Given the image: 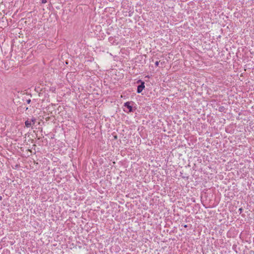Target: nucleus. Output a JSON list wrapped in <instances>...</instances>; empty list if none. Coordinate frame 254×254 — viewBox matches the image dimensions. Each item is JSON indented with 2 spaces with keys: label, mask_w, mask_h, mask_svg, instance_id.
<instances>
[{
  "label": "nucleus",
  "mask_w": 254,
  "mask_h": 254,
  "mask_svg": "<svg viewBox=\"0 0 254 254\" xmlns=\"http://www.w3.org/2000/svg\"><path fill=\"white\" fill-rule=\"evenodd\" d=\"M47 0H41V3H46L47 2Z\"/></svg>",
  "instance_id": "obj_6"
},
{
  "label": "nucleus",
  "mask_w": 254,
  "mask_h": 254,
  "mask_svg": "<svg viewBox=\"0 0 254 254\" xmlns=\"http://www.w3.org/2000/svg\"><path fill=\"white\" fill-rule=\"evenodd\" d=\"M133 104V102H127L124 103V106L126 107L128 110V111H126L124 110V111L126 112H132L133 111L132 105Z\"/></svg>",
  "instance_id": "obj_1"
},
{
  "label": "nucleus",
  "mask_w": 254,
  "mask_h": 254,
  "mask_svg": "<svg viewBox=\"0 0 254 254\" xmlns=\"http://www.w3.org/2000/svg\"><path fill=\"white\" fill-rule=\"evenodd\" d=\"M32 123L30 121L27 120L25 122V125L27 127H29L31 126Z\"/></svg>",
  "instance_id": "obj_3"
},
{
  "label": "nucleus",
  "mask_w": 254,
  "mask_h": 254,
  "mask_svg": "<svg viewBox=\"0 0 254 254\" xmlns=\"http://www.w3.org/2000/svg\"><path fill=\"white\" fill-rule=\"evenodd\" d=\"M28 109V107H26V109H25L26 110H27Z\"/></svg>",
  "instance_id": "obj_9"
},
{
  "label": "nucleus",
  "mask_w": 254,
  "mask_h": 254,
  "mask_svg": "<svg viewBox=\"0 0 254 254\" xmlns=\"http://www.w3.org/2000/svg\"><path fill=\"white\" fill-rule=\"evenodd\" d=\"M2 196H0V200H1L2 199Z\"/></svg>",
  "instance_id": "obj_8"
},
{
  "label": "nucleus",
  "mask_w": 254,
  "mask_h": 254,
  "mask_svg": "<svg viewBox=\"0 0 254 254\" xmlns=\"http://www.w3.org/2000/svg\"><path fill=\"white\" fill-rule=\"evenodd\" d=\"M160 64L162 66L163 65V63H160V61H156L155 63V64L156 66H160Z\"/></svg>",
  "instance_id": "obj_4"
},
{
  "label": "nucleus",
  "mask_w": 254,
  "mask_h": 254,
  "mask_svg": "<svg viewBox=\"0 0 254 254\" xmlns=\"http://www.w3.org/2000/svg\"><path fill=\"white\" fill-rule=\"evenodd\" d=\"M114 138H117V136H114Z\"/></svg>",
  "instance_id": "obj_10"
},
{
  "label": "nucleus",
  "mask_w": 254,
  "mask_h": 254,
  "mask_svg": "<svg viewBox=\"0 0 254 254\" xmlns=\"http://www.w3.org/2000/svg\"><path fill=\"white\" fill-rule=\"evenodd\" d=\"M36 119L34 118H33L31 119V121H30V122H31V123H32L33 125H34L36 123Z\"/></svg>",
  "instance_id": "obj_5"
},
{
  "label": "nucleus",
  "mask_w": 254,
  "mask_h": 254,
  "mask_svg": "<svg viewBox=\"0 0 254 254\" xmlns=\"http://www.w3.org/2000/svg\"><path fill=\"white\" fill-rule=\"evenodd\" d=\"M137 83H140L141 84L137 86V92L140 93L142 91V90L145 88L144 82L141 80H138Z\"/></svg>",
  "instance_id": "obj_2"
},
{
  "label": "nucleus",
  "mask_w": 254,
  "mask_h": 254,
  "mask_svg": "<svg viewBox=\"0 0 254 254\" xmlns=\"http://www.w3.org/2000/svg\"><path fill=\"white\" fill-rule=\"evenodd\" d=\"M30 102H31V99H27V100H26V103H27V104H30Z\"/></svg>",
  "instance_id": "obj_7"
}]
</instances>
